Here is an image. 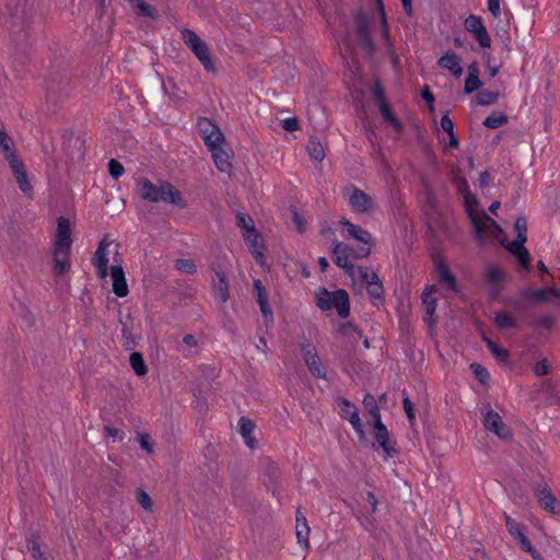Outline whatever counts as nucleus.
<instances>
[{
	"label": "nucleus",
	"instance_id": "1",
	"mask_svg": "<svg viewBox=\"0 0 560 560\" xmlns=\"http://www.w3.org/2000/svg\"><path fill=\"white\" fill-rule=\"evenodd\" d=\"M316 305L320 311L335 308L341 318H348L350 315V298L345 289L330 292L326 288H320L316 294Z\"/></svg>",
	"mask_w": 560,
	"mask_h": 560
},
{
	"label": "nucleus",
	"instance_id": "2",
	"mask_svg": "<svg viewBox=\"0 0 560 560\" xmlns=\"http://www.w3.org/2000/svg\"><path fill=\"white\" fill-rule=\"evenodd\" d=\"M184 43L190 48L194 55L203 66L205 70L209 73L217 74L218 69L211 58L210 49L205 40L198 34L189 28L182 31Z\"/></svg>",
	"mask_w": 560,
	"mask_h": 560
},
{
	"label": "nucleus",
	"instance_id": "3",
	"mask_svg": "<svg viewBox=\"0 0 560 560\" xmlns=\"http://www.w3.org/2000/svg\"><path fill=\"white\" fill-rule=\"evenodd\" d=\"M458 192L464 197L465 205H466V213L471 221V224L474 225L475 230V236L483 241L486 238V232L485 229L479 222V200L477 197L470 191L469 184L466 178H460L458 182Z\"/></svg>",
	"mask_w": 560,
	"mask_h": 560
},
{
	"label": "nucleus",
	"instance_id": "4",
	"mask_svg": "<svg viewBox=\"0 0 560 560\" xmlns=\"http://www.w3.org/2000/svg\"><path fill=\"white\" fill-rule=\"evenodd\" d=\"M355 34L359 46L370 56L375 52V44L370 33V20L368 13L361 9L354 15Z\"/></svg>",
	"mask_w": 560,
	"mask_h": 560
},
{
	"label": "nucleus",
	"instance_id": "5",
	"mask_svg": "<svg viewBox=\"0 0 560 560\" xmlns=\"http://www.w3.org/2000/svg\"><path fill=\"white\" fill-rule=\"evenodd\" d=\"M504 520L508 532L516 540L520 548L525 552H529L535 560H541L540 555L533 547L530 540L525 535L526 526L516 522L506 513H504Z\"/></svg>",
	"mask_w": 560,
	"mask_h": 560
},
{
	"label": "nucleus",
	"instance_id": "6",
	"mask_svg": "<svg viewBox=\"0 0 560 560\" xmlns=\"http://www.w3.org/2000/svg\"><path fill=\"white\" fill-rule=\"evenodd\" d=\"M339 406L341 407L340 416L342 419L349 420L352 424L354 431L357 432L359 440L361 442L366 441V435L364 432V427L359 417L358 408L347 398L339 397L338 398Z\"/></svg>",
	"mask_w": 560,
	"mask_h": 560
},
{
	"label": "nucleus",
	"instance_id": "7",
	"mask_svg": "<svg viewBox=\"0 0 560 560\" xmlns=\"http://www.w3.org/2000/svg\"><path fill=\"white\" fill-rule=\"evenodd\" d=\"M482 422L485 428L494 433L498 438L502 440H509L512 438L511 429L503 422L501 416L497 411L492 409L488 410Z\"/></svg>",
	"mask_w": 560,
	"mask_h": 560
},
{
	"label": "nucleus",
	"instance_id": "8",
	"mask_svg": "<svg viewBox=\"0 0 560 560\" xmlns=\"http://www.w3.org/2000/svg\"><path fill=\"white\" fill-rule=\"evenodd\" d=\"M212 289L214 294L222 303H226L230 299L229 281L225 271L221 265H212Z\"/></svg>",
	"mask_w": 560,
	"mask_h": 560
},
{
	"label": "nucleus",
	"instance_id": "9",
	"mask_svg": "<svg viewBox=\"0 0 560 560\" xmlns=\"http://www.w3.org/2000/svg\"><path fill=\"white\" fill-rule=\"evenodd\" d=\"M8 163L21 191L25 196H32L33 187L28 180L27 172L25 170L23 161L18 156L15 159H12V161H9Z\"/></svg>",
	"mask_w": 560,
	"mask_h": 560
},
{
	"label": "nucleus",
	"instance_id": "10",
	"mask_svg": "<svg viewBox=\"0 0 560 560\" xmlns=\"http://www.w3.org/2000/svg\"><path fill=\"white\" fill-rule=\"evenodd\" d=\"M72 237H71V228L70 220L65 217H59L57 219V232L55 240V249L60 252V249L71 250Z\"/></svg>",
	"mask_w": 560,
	"mask_h": 560
},
{
	"label": "nucleus",
	"instance_id": "11",
	"mask_svg": "<svg viewBox=\"0 0 560 560\" xmlns=\"http://www.w3.org/2000/svg\"><path fill=\"white\" fill-rule=\"evenodd\" d=\"M254 290L256 291V301L259 305L266 327L273 324V312L269 305L268 293L259 279L254 280Z\"/></svg>",
	"mask_w": 560,
	"mask_h": 560
},
{
	"label": "nucleus",
	"instance_id": "12",
	"mask_svg": "<svg viewBox=\"0 0 560 560\" xmlns=\"http://www.w3.org/2000/svg\"><path fill=\"white\" fill-rule=\"evenodd\" d=\"M348 202L350 207L358 213H368L373 210V199L362 189L353 187L349 196Z\"/></svg>",
	"mask_w": 560,
	"mask_h": 560
},
{
	"label": "nucleus",
	"instance_id": "13",
	"mask_svg": "<svg viewBox=\"0 0 560 560\" xmlns=\"http://www.w3.org/2000/svg\"><path fill=\"white\" fill-rule=\"evenodd\" d=\"M433 262L438 272L439 281L445 284L450 290L458 292L457 281L455 276L452 273L447 262L444 258L439 255H433Z\"/></svg>",
	"mask_w": 560,
	"mask_h": 560
},
{
	"label": "nucleus",
	"instance_id": "14",
	"mask_svg": "<svg viewBox=\"0 0 560 560\" xmlns=\"http://www.w3.org/2000/svg\"><path fill=\"white\" fill-rule=\"evenodd\" d=\"M500 243L516 258L520 267L526 272H530L532 257L525 244H505V238Z\"/></svg>",
	"mask_w": 560,
	"mask_h": 560
},
{
	"label": "nucleus",
	"instance_id": "15",
	"mask_svg": "<svg viewBox=\"0 0 560 560\" xmlns=\"http://www.w3.org/2000/svg\"><path fill=\"white\" fill-rule=\"evenodd\" d=\"M159 195H162L165 198L161 199V201L171 203L179 209H184L186 207V201L183 198L182 192L170 182H162L160 184Z\"/></svg>",
	"mask_w": 560,
	"mask_h": 560
},
{
	"label": "nucleus",
	"instance_id": "16",
	"mask_svg": "<svg viewBox=\"0 0 560 560\" xmlns=\"http://www.w3.org/2000/svg\"><path fill=\"white\" fill-rule=\"evenodd\" d=\"M139 195L143 200L149 202H159L161 199H165L160 192V185L153 184L147 177H141L138 180Z\"/></svg>",
	"mask_w": 560,
	"mask_h": 560
},
{
	"label": "nucleus",
	"instance_id": "17",
	"mask_svg": "<svg viewBox=\"0 0 560 560\" xmlns=\"http://www.w3.org/2000/svg\"><path fill=\"white\" fill-rule=\"evenodd\" d=\"M244 240L248 246V250L255 257V260L259 264H262L265 249L264 243L261 241L260 232L255 229L253 233H243Z\"/></svg>",
	"mask_w": 560,
	"mask_h": 560
},
{
	"label": "nucleus",
	"instance_id": "18",
	"mask_svg": "<svg viewBox=\"0 0 560 560\" xmlns=\"http://www.w3.org/2000/svg\"><path fill=\"white\" fill-rule=\"evenodd\" d=\"M110 276L113 279V292L118 298H125L129 293V289L126 282L125 272L121 265H114L110 268Z\"/></svg>",
	"mask_w": 560,
	"mask_h": 560
},
{
	"label": "nucleus",
	"instance_id": "19",
	"mask_svg": "<svg viewBox=\"0 0 560 560\" xmlns=\"http://www.w3.org/2000/svg\"><path fill=\"white\" fill-rule=\"evenodd\" d=\"M373 429V434L377 442V446L384 451L386 457H393L397 451L389 442V432L386 425L383 422H378L377 427Z\"/></svg>",
	"mask_w": 560,
	"mask_h": 560
},
{
	"label": "nucleus",
	"instance_id": "20",
	"mask_svg": "<svg viewBox=\"0 0 560 560\" xmlns=\"http://www.w3.org/2000/svg\"><path fill=\"white\" fill-rule=\"evenodd\" d=\"M339 224L347 229V232L349 236L357 240L358 242L364 244V245H372L373 244V237L372 234L362 229L360 225H355L351 223L348 219L342 218L339 221Z\"/></svg>",
	"mask_w": 560,
	"mask_h": 560
},
{
	"label": "nucleus",
	"instance_id": "21",
	"mask_svg": "<svg viewBox=\"0 0 560 560\" xmlns=\"http://www.w3.org/2000/svg\"><path fill=\"white\" fill-rule=\"evenodd\" d=\"M432 292H433V287H430V288L424 289V291L421 294L422 305H423V310L425 313L423 320L429 326H434L436 323V320L433 319L432 317L436 310L438 300H436V298L433 296Z\"/></svg>",
	"mask_w": 560,
	"mask_h": 560
},
{
	"label": "nucleus",
	"instance_id": "22",
	"mask_svg": "<svg viewBox=\"0 0 560 560\" xmlns=\"http://www.w3.org/2000/svg\"><path fill=\"white\" fill-rule=\"evenodd\" d=\"M539 505L552 515L560 514V501L547 488H542L537 494Z\"/></svg>",
	"mask_w": 560,
	"mask_h": 560
},
{
	"label": "nucleus",
	"instance_id": "23",
	"mask_svg": "<svg viewBox=\"0 0 560 560\" xmlns=\"http://www.w3.org/2000/svg\"><path fill=\"white\" fill-rule=\"evenodd\" d=\"M438 66L441 67L442 69L450 70L456 79H458L463 74L460 58L454 51H447L445 55L439 58Z\"/></svg>",
	"mask_w": 560,
	"mask_h": 560
},
{
	"label": "nucleus",
	"instance_id": "24",
	"mask_svg": "<svg viewBox=\"0 0 560 560\" xmlns=\"http://www.w3.org/2000/svg\"><path fill=\"white\" fill-rule=\"evenodd\" d=\"M106 240L100 242L98 247L93 257V264L97 269V276L102 279L108 275V258L106 254Z\"/></svg>",
	"mask_w": 560,
	"mask_h": 560
},
{
	"label": "nucleus",
	"instance_id": "25",
	"mask_svg": "<svg viewBox=\"0 0 560 560\" xmlns=\"http://www.w3.org/2000/svg\"><path fill=\"white\" fill-rule=\"evenodd\" d=\"M210 152L217 168L221 172L229 173L232 168V163L230 162L229 153L222 148V144L211 148Z\"/></svg>",
	"mask_w": 560,
	"mask_h": 560
},
{
	"label": "nucleus",
	"instance_id": "26",
	"mask_svg": "<svg viewBox=\"0 0 560 560\" xmlns=\"http://www.w3.org/2000/svg\"><path fill=\"white\" fill-rule=\"evenodd\" d=\"M0 149L3 152V158L7 162L18 158L16 150L12 138L7 133L3 125L0 122Z\"/></svg>",
	"mask_w": 560,
	"mask_h": 560
},
{
	"label": "nucleus",
	"instance_id": "27",
	"mask_svg": "<svg viewBox=\"0 0 560 560\" xmlns=\"http://www.w3.org/2000/svg\"><path fill=\"white\" fill-rule=\"evenodd\" d=\"M366 291L369 295L374 300V304L384 302V288L378 276L375 272L371 275V281H368Z\"/></svg>",
	"mask_w": 560,
	"mask_h": 560
},
{
	"label": "nucleus",
	"instance_id": "28",
	"mask_svg": "<svg viewBox=\"0 0 560 560\" xmlns=\"http://www.w3.org/2000/svg\"><path fill=\"white\" fill-rule=\"evenodd\" d=\"M130 7L137 11V15L156 20L159 11L155 7L147 3L144 0H128Z\"/></svg>",
	"mask_w": 560,
	"mask_h": 560
},
{
	"label": "nucleus",
	"instance_id": "29",
	"mask_svg": "<svg viewBox=\"0 0 560 560\" xmlns=\"http://www.w3.org/2000/svg\"><path fill=\"white\" fill-rule=\"evenodd\" d=\"M70 252L67 249H60V252H57L55 249L54 252V271L55 273L61 276L65 275L70 269V260H69Z\"/></svg>",
	"mask_w": 560,
	"mask_h": 560
},
{
	"label": "nucleus",
	"instance_id": "30",
	"mask_svg": "<svg viewBox=\"0 0 560 560\" xmlns=\"http://www.w3.org/2000/svg\"><path fill=\"white\" fill-rule=\"evenodd\" d=\"M310 527L307 526L306 518L299 511L296 512V538L299 544L308 546Z\"/></svg>",
	"mask_w": 560,
	"mask_h": 560
},
{
	"label": "nucleus",
	"instance_id": "31",
	"mask_svg": "<svg viewBox=\"0 0 560 560\" xmlns=\"http://www.w3.org/2000/svg\"><path fill=\"white\" fill-rule=\"evenodd\" d=\"M384 120L389 122L397 131H401L404 126L401 121L396 117L388 102L377 106Z\"/></svg>",
	"mask_w": 560,
	"mask_h": 560
},
{
	"label": "nucleus",
	"instance_id": "32",
	"mask_svg": "<svg viewBox=\"0 0 560 560\" xmlns=\"http://www.w3.org/2000/svg\"><path fill=\"white\" fill-rule=\"evenodd\" d=\"M514 229L517 232L516 238L513 242L505 240V244H525L527 242V220L524 215L516 219Z\"/></svg>",
	"mask_w": 560,
	"mask_h": 560
},
{
	"label": "nucleus",
	"instance_id": "33",
	"mask_svg": "<svg viewBox=\"0 0 560 560\" xmlns=\"http://www.w3.org/2000/svg\"><path fill=\"white\" fill-rule=\"evenodd\" d=\"M307 152L310 156L315 161H323L325 158L324 148L317 137L312 136L307 143Z\"/></svg>",
	"mask_w": 560,
	"mask_h": 560
},
{
	"label": "nucleus",
	"instance_id": "34",
	"mask_svg": "<svg viewBox=\"0 0 560 560\" xmlns=\"http://www.w3.org/2000/svg\"><path fill=\"white\" fill-rule=\"evenodd\" d=\"M129 363L133 370V372L138 376H144L148 373V366L144 362L143 355L140 352H131L129 357Z\"/></svg>",
	"mask_w": 560,
	"mask_h": 560
},
{
	"label": "nucleus",
	"instance_id": "35",
	"mask_svg": "<svg viewBox=\"0 0 560 560\" xmlns=\"http://www.w3.org/2000/svg\"><path fill=\"white\" fill-rule=\"evenodd\" d=\"M500 93L497 91L481 90L476 95V104L479 106H490L498 102Z\"/></svg>",
	"mask_w": 560,
	"mask_h": 560
},
{
	"label": "nucleus",
	"instance_id": "36",
	"mask_svg": "<svg viewBox=\"0 0 560 560\" xmlns=\"http://www.w3.org/2000/svg\"><path fill=\"white\" fill-rule=\"evenodd\" d=\"M202 138L206 145L209 148V151L211 148L222 144L225 140V137L219 127L212 128L210 132L205 135Z\"/></svg>",
	"mask_w": 560,
	"mask_h": 560
},
{
	"label": "nucleus",
	"instance_id": "37",
	"mask_svg": "<svg viewBox=\"0 0 560 560\" xmlns=\"http://www.w3.org/2000/svg\"><path fill=\"white\" fill-rule=\"evenodd\" d=\"M509 117L504 113H492L485 118L482 125L489 129H497L508 124Z\"/></svg>",
	"mask_w": 560,
	"mask_h": 560
},
{
	"label": "nucleus",
	"instance_id": "38",
	"mask_svg": "<svg viewBox=\"0 0 560 560\" xmlns=\"http://www.w3.org/2000/svg\"><path fill=\"white\" fill-rule=\"evenodd\" d=\"M522 296L532 303H541L548 301L547 291L544 289H525L522 291Z\"/></svg>",
	"mask_w": 560,
	"mask_h": 560
},
{
	"label": "nucleus",
	"instance_id": "39",
	"mask_svg": "<svg viewBox=\"0 0 560 560\" xmlns=\"http://www.w3.org/2000/svg\"><path fill=\"white\" fill-rule=\"evenodd\" d=\"M27 550L34 560H45L40 551L39 536L37 534L33 533L27 537Z\"/></svg>",
	"mask_w": 560,
	"mask_h": 560
},
{
	"label": "nucleus",
	"instance_id": "40",
	"mask_svg": "<svg viewBox=\"0 0 560 560\" xmlns=\"http://www.w3.org/2000/svg\"><path fill=\"white\" fill-rule=\"evenodd\" d=\"M236 225L243 231V233H253L256 229L252 217L243 212L236 213Z\"/></svg>",
	"mask_w": 560,
	"mask_h": 560
},
{
	"label": "nucleus",
	"instance_id": "41",
	"mask_svg": "<svg viewBox=\"0 0 560 560\" xmlns=\"http://www.w3.org/2000/svg\"><path fill=\"white\" fill-rule=\"evenodd\" d=\"M494 323L500 329H511L516 327L515 319L506 312L497 313Z\"/></svg>",
	"mask_w": 560,
	"mask_h": 560
},
{
	"label": "nucleus",
	"instance_id": "42",
	"mask_svg": "<svg viewBox=\"0 0 560 560\" xmlns=\"http://www.w3.org/2000/svg\"><path fill=\"white\" fill-rule=\"evenodd\" d=\"M305 363L313 376L317 378H326V369L322 364L319 357L311 358V360Z\"/></svg>",
	"mask_w": 560,
	"mask_h": 560
},
{
	"label": "nucleus",
	"instance_id": "43",
	"mask_svg": "<svg viewBox=\"0 0 560 560\" xmlns=\"http://www.w3.org/2000/svg\"><path fill=\"white\" fill-rule=\"evenodd\" d=\"M469 369L470 371L474 373L475 377L482 384V385H488L489 384V381H490V374L488 372V370L482 366L481 364L479 363H471L469 365Z\"/></svg>",
	"mask_w": 560,
	"mask_h": 560
},
{
	"label": "nucleus",
	"instance_id": "44",
	"mask_svg": "<svg viewBox=\"0 0 560 560\" xmlns=\"http://www.w3.org/2000/svg\"><path fill=\"white\" fill-rule=\"evenodd\" d=\"M541 390L546 394V399L550 405H558L560 402V398L555 394V384L550 380H545L541 383Z\"/></svg>",
	"mask_w": 560,
	"mask_h": 560
},
{
	"label": "nucleus",
	"instance_id": "45",
	"mask_svg": "<svg viewBox=\"0 0 560 560\" xmlns=\"http://www.w3.org/2000/svg\"><path fill=\"white\" fill-rule=\"evenodd\" d=\"M175 268L184 273L194 275L197 272V266L192 259L179 258L175 260Z\"/></svg>",
	"mask_w": 560,
	"mask_h": 560
},
{
	"label": "nucleus",
	"instance_id": "46",
	"mask_svg": "<svg viewBox=\"0 0 560 560\" xmlns=\"http://www.w3.org/2000/svg\"><path fill=\"white\" fill-rule=\"evenodd\" d=\"M490 352L492 353V355L499 363L504 364V365L512 364L511 354L508 349L497 345V347L493 348Z\"/></svg>",
	"mask_w": 560,
	"mask_h": 560
},
{
	"label": "nucleus",
	"instance_id": "47",
	"mask_svg": "<svg viewBox=\"0 0 560 560\" xmlns=\"http://www.w3.org/2000/svg\"><path fill=\"white\" fill-rule=\"evenodd\" d=\"M136 499L138 503L148 512H152L153 510V501L149 493L141 488L136 490Z\"/></svg>",
	"mask_w": 560,
	"mask_h": 560
},
{
	"label": "nucleus",
	"instance_id": "48",
	"mask_svg": "<svg viewBox=\"0 0 560 560\" xmlns=\"http://www.w3.org/2000/svg\"><path fill=\"white\" fill-rule=\"evenodd\" d=\"M465 30L469 33L474 34L475 32L482 28L483 22L482 19L478 15L470 14L464 22Z\"/></svg>",
	"mask_w": 560,
	"mask_h": 560
},
{
	"label": "nucleus",
	"instance_id": "49",
	"mask_svg": "<svg viewBox=\"0 0 560 560\" xmlns=\"http://www.w3.org/2000/svg\"><path fill=\"white\" fill-rule=\"evenodd\" d=\"M349 255H336L334 262L349 276H352L354 272V266L349 261Z\"/></svg>",
	"mask_w": 560,
	"mask_h": 560
},
{
	"label": "nucleus",
	"instance_id": "50",
	"mask_svg": "<svg viewBox=\"0 0 560 560\" xmlns=\"http://www.w3.org/2000/svg\"><path fill=\"white\" fill-rule=\"evenodd\" d=\"M372 93L374 95L377 106L387 102L385 90H384L380 79H377V78L374 79V81H373Z\"/></svg>",
	"mask_w": 560,
	"mask_h": 560
},
{
	"label": "nucleus",
	"instance_id": "51",
	"mask_svg": "<svg viewBox=\"0 0 560 560\" xmlns=\"http://www.w3.org/2000/svg\"><path fill=\"white\" fill-rule=\"evenodd\" d=\"M121 339H122V346L126 350H132L138 342L136 341V338L131 334V331L128 329L126 324H122L121 328Z\"/></svg>",
	"mask_w": 560,
	"mask_h": 560
},
{
	"label": "nucleus",
	"instance_id": "52",
	"mask_svg": "<svg viewBox=\"0 0 560 560\" xmlns=\"http://www.w3.org/2000/svg\"><path fill=\"white\" fill-rule=\"evenodd\" d=\"M472 36L481 48H490L491 37H490L486 26H483L479 31L475 32L472 34Z\"/></svg>",
	"mask_w": 560,
	"mask_h": 560
},
{
	"label": "nucleus",
	"instance_id": "53",
	"mask_svg": "<svg viewBox=\"0 0 560 560\" xmlns=\"http://www.w3.org/2000/svg\"><path fill=\"white\" fill-rule=\"evenodd\" d=\"M483 85L479 77H467L465 80L464 93L471 94Z\"/></svg>",
	"mask_w": 560,
	"mask_h": 560
},
{
	"label": "nucleus",
	"instance_id": "54",
	"mask_svg": "<svg viewBox=\"0 0 560 560\" xmlns=\"http://www.w3.org/2000/svg\"><path fill=\"white\" fill-rule=\"evenodd\" d=\"M238 425L243 438H249L255 429V422L246 417H241Z\"/></svg>",
	"mask_w": 560,
	"mask_h": 560
},
{
	"label": "nucleus",
	"instance_id": "55",
	"mask_svg": "<svg viewBox=\"0 0 560 560\" xmlns=\"http://www.w3.org/2000/svg\"><path fill=\"white\" fill-rule=\"evenodd\" d=\"M108 172L112 178L118 179L122 176L125 168L124 165L116 159H110L108 162Z\"/></svg>",
	"mask_w": 560,
	"mask_h": 560
},
{
	"label": "nucleus",
	"instance_id": "56",
	"mask_svg": "<svg viewBox=\"0 0 560 560\" xmlns=\"http://www.w3.org/2000/svg\"><path fill=\"white\" fill-rule=\"evenodd\" d=\"M504 279V272L499 267H490L487 270L486 280L489 283H498Z\"/></svg>",
	"mask_w": 560,
	"mask_h": 560
},
{
	"label": "nucleus",
	"instance_id": "57",
	"mask_svg": "<svg viewBox=\"0 0 560 560\" xmlns=\"http://www.w3.org/2000/svg\"><path fill=\"white\" fill-rule=\"evenodd\" d=\"M353 250L354 248H352L350 245L343 243V242H339L337 240H335L334 242V246H332V249L331 252L335 254V255H349L351 258L353 256Z\"/></svg>",
	"mask_w": 560,
	"mask_h": 560
},
{
	"label": "nucleus",
	"instance_id": "58",
	"mask_svg": "<svg viewBox=\"0 0 560 560\" xmlns=\"http://www.w3.org/2000/svg\"><path fill=\"white\" fill-rule=\"evenodd\" d=\"M480 219L483 220V222L486 223L487 228H493L495 230V232H498L499 234H503L504 233V231L500 226V224H498V222L495 220H493L490 215H488L486 211L481 210V212L479 213V220Z\"/></svg>",
	"mask_w": 560,
	"mask_h": 560
},
{
	"label": "nucleus",
	"instance_id": "59",
	"mask_svg": "<svg viewBox=\"0 0 560 560\" xmlns=\"http://www.w3.org/2000/svg\"><path fill=\"white\" fill-rule=\"evenodd\" d=\"M362 404L364 405L365 409L371 412H376L378 408V405L376 402L375 397L371 393H366L363 397Z\"/></svg>",
	"mask_w": 560,
	"mask_h": 560
},
{
	"label": "nucleus",
	"instance_id": "60",
	"mask_svg": "<svg viewBox=\"0 0 560 560\" xmlns=\"http://www.w3.org/2000/svg\"><path fill=\"white\" fill-rule=\"evenodd\" d=\"M533 371L535 373L536 376H544V375H547L549 374L550 372V366L548 364V361L547 359H542L540 361H538L534 368H533Z\"/></svg>",
	"mask_w": 560,
	"mask_h": 560
},
{
	"label": "nucleus",
	"instance_id": "61",
	"mask_svg": "<svg viewBox=\"0 0 560 560\" xmlns=\"http://www.w3.org/2000/svg\"><path fill=\"white\" fill-rule=\"evenodd\" d=\"M265 463V474L268 475L270 478L277 479L279 477V468L271 459L266 458L264 460Z\"/></svg>",
	"mask_w": 560,
	"mask_h": 560
},
{
	"label": "nucleus",
	"instance_id": "62",
	"mask_svg": "<svg viewBox=\"0 0 560 560\" xmlns=\"http://www.w3.org/2000/svg\"><path fill=\"white\" fill-rule=\"evenodd\" d=\"M139 443L142 450H144L147 453L153 452V441L148 433H141L139 434Z\"/></svg>",
	"mask_w": 560,
	"mask_h": 560
},
{
	"label": "nucleus",
	"instance_id": "63",
	"mask_svg": "<svg viewBox=\"0 0 560 560\" xmlns=\"http://www.w3.org/2000/svg\"><path fill=\"white\" fill-rule=\"evenodd\" d=\"M198 129L202 137L210 132V130L214 127H218L217 125L212 124V121L206 117L199 118L197 122Z\"/></svg>",
	"mask_w": 560,
	"mask_h": 560
},
{
	"label": "nucleus",
	"instance_id": "64",
	"mask_svg": "<svg viewBox=\"0 0 560 560\" xmlns=\"http://www.w3.org/2000/svg\"><path fill=\"white\" fill-rule=\"evenodd\" d=\"M421 97L425 101L428 108L433 112L434 110V95L430 90L429 85H424L421 90Z\"/></svg>",
	"mask_w": 560,
	"mask_h": 560
}]
</instances>
